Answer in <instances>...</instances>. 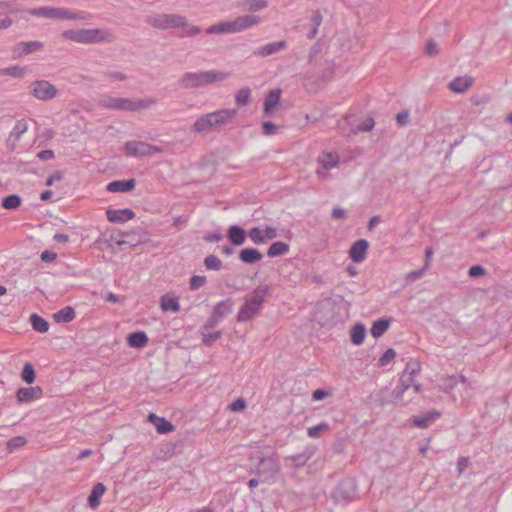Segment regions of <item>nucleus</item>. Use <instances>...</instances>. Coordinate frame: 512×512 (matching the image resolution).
Masks as SVG:
<instances>
[{
	"label": "nucleus",
	"mask_w": 512,
	"mask_h": 512,
	"mask_svg": "<svg viewBox=\"0 0 512 512\" xmlns=\"http://www.w3.org/2000/svg\"><path fill=\"white\" fill-rule=\"evenodd\" d=\"M230 76V73L219 70H199L185 72L178 79V85L182 89H199L205 86L222 82Z\"/></svg>",
	"instance_id": "f257e3e1"
},
{
	"label": "nucleus",
	"mask_w": 512,
	"mask_h": 512,
	"mask_svg": "<svg viewBox=\"0 0 512 512\" xmlns=\"http://www.w3.org/2000/svg\"><path fill=\"white\" fill-rule=\"evenodd\" d=\"M157 103L155 98H125L114 97L111 95H102L98 101V105L102 108L124 112H136L148 109Z\"/></svg>",
	"instance_id": "f03ea898"
},
{
	"label": "nucleus",
	"mask_w": 512,
	"mask_h": 512,
	"mask_svg": "<svg viewBox=\"0 0 512 512\" xmlns=\"http://www.w3.org/2000/svg\"><path fill=\"white\" fill-rule=\"evenodd\" d=\"M272 291L271 285L258 286L250 295L245 297V303L237 314L238 322H247L254 319L261 311L265 298Z\"/></svg>",
	"instance_id": "7ed1b4c3"
},
{
	"label": "nucleus",
	"mask_w": 512,
	"mask_h": 512,
	"mask_svg": "<svg viewBox=\"0 0 512 512\" xmlns=\"http://www.w3.org/2000/svg\"><path fill=\"white\" fill-rule=\"evenodd\" d=\"M62 37L81 44L111 43L115 40L113 32L103 28L69 29L62 32Z\"/></svg>",
	"instance_id": "20e7f679"
},
{
	"label": "nucleus",
	"mask_w": 512,
	"mask_h": 512,
	"mask_svg": "<svg viewBox=\"0 0 512 512\" xmlns=\"http://www.w3.org/2000/svg\"><path fill=\"white\" fill-rule=\"evenodd\" d=\"M261 22V17L255 14H247L236 17L232 21H223L211 25L206 29L208 34H233L245 31Z\"/></svg>",
	"instance_id": "39448f33"
},
{
	"label": "nucleus",
	"mask_w": 512,
	"mask_h": 512,
	"mask_svg": "<svg viewBox=\"0 0 512 512\" xmlns=\"http://www.w3.org/2000/svg\"><path fill=\"white\" fill-rule=\"evenodd\" d=\"M30 15L47 19L88 21L91 16L85 11H72L63 7L44 6L33 8L28 11Z\"/></svg>",
	"instance_id": "423d86ee"
},
{
	"label": "nucleus",
	"mask_w": 512,
	"mask_h": 512,
	"mask_svg": "<svg viewBox=\"0 0 512 512\" xmlns=\"http://www.w3.org/2000/svg\"><path fill=\"white\" fill-rule=\"evenodd\" d=\"M257 458L258 463L252 472L257 474L261 481H268L279 472L280 463L275 454L269 456L259 455Z\"/></svg>",
	"instance_id": "0eeeda50"
},
{
	"label": "nucleus",
	"mask_w": 512,
	"mask_h": 512,
	"mask_svg": "<svg viewBox=\"0 0 512 512\" xmlns=\"http://www.w3.org/2000/svg\"><path fill=\"white\" fill-rule=\"evenodd\" d=\"M147 23L154 28L166 30L180 28L185 24V17L178 14H156L147 18Z\"/></svg>",
	"instance_id": "6e6552de"
},
{
	"label": "nucleus",
	"mask_w": 512,
	"mask_h": 512,
	"mask_svg": "<svg viewBox=\"0 0 512 512\" xmlns=\"http://www.w3.org/2000/svg\"><path fill=\"white\" fill-rule=\"evenodd\" d=\"M57 88L47 80H36L30 85L31 95L40 101H50L57 95Z\"/></svg>",
	"instance_id": "1a4fd4ad"
},
{
	"label": "nucleus",
	"mask_w": 512,
	"mask_h": 512,
	"mask_svg": "<svg viewBox=\"0 0 512 512\" xmlns=\"http://www.w3.org/2000/svg\"><path fill=\"white\" fill-rule=\"evenodd\" d=\"M356 496V482L353 478H344L335 487L332 497L336 502H350Z\"/></svg>",
	"instance_id": "9d476101"
},
{
	"label": "nucleus",
	"mask_w": 512,
	"mask_h": 512,
	"mask_svg": "<svg viewBox=\"0 0 512 512\" xmlns=\"http://www.w3.org/2000/svg\"><path fill=\"white\" fill-rule=\"evenodd\" d=\"M315 452V446H306L302 452L296 455L287 456L285 458V465L290 468L303 467L314 456Z\"/></svg>",
	"instance_id": "9b49d317"
},
{
	"label": "nucleus",
	"mask_w": 512,
	"mask_h": 512,
	"mask_svg": "<svg viewBox=\"0 0 512 512\" xmlns=\"http://www.w3.org/2000/svg\"><path fill=\"white\" fill-rule=\"evenodd\" d=\"M133 232H122V231H112L107 238V234H103L102 237L98 239V242L104 241L108 248L113 247V243H115L118 247H122L124 245H134L131 240H124V237H130Z\"/></svg>",
	"instance_id": "f8f14e48"
},
{
	"label": "nucleus",
	"mask_w": 512,
	"mask_h": 512,
	"mask_svg": "<svg viewBox=\"0 0 512 512\" xmlns=\"http://www.w3.org/2000/svg\"><path fill=\"white\" fill-rule=\"evenodd\" d=\"M43 395V389L40 386L21 387L16 392V398L20 403H29L40 399Z\"/></svg>",
	"instance_id": "ddd939ff"
},
{
	"label": "nucleus",
	"mask_w": 512,
	"mask_h": 512,
	"mask_svg": "<svg viewBox=\"0 0 512 512\" xmlns=\"http://www.w3.org/2000/svg\"><path fill=\"white\" fill-rule=\"evenodd\" d=\"M237 115L236 109H220L210 113L214 128L225 126Z\"/></svg>",
	"instance_id": "4468645a"
},
{
	"label": "nucleus",
	"mask_w": 512,
	"mask_h": 512,
	"mask_svg": "<svg viewBox=\"0 0 512 512\" xmlns=\"http://www.w3.org/2000/svg\"><path fill=\"white\" fill-rule=\"evenodd\" d=\"M369 243L365 239L355 241L349 249V257L354 263H361L365 260Z\"/></svg>",
	"instance_id": "2eb2a0df"
},
{
	"label": "nucleus",
	"mask_w": 512,
	"mask_h": 512,
	"mask_svg": "<svg viewBox=\"0 0 512 512\" xmlns=\"http://www.w3.org/2000/svg\"><path fill=\"white\" fill-rule=\"evenodd\" d=\"M106 217L112 223H125L135 217V212L130 208L108 209Z\"/></svg>",
	"instance_id": "dca6fc26"
},
{
	"label": "nucleus",
	"mask_w": 512,
	"mask_h": 512,
	"mask_svg": "<svg viewBox=\"0 0 512 512\" xmlns=\"http://www.w3.org/2000/svg\"><path fill=\"white\" fill-rule=\"evenodd\" d=\"M287 45L288 44L285 40L271 42L257 48L254 54L261 57H267L286 49Z\"/></svg>",
	"instance_id": "f3484780"
},
{
	"label": "nucleus",
	"mask_w": 512,
	"mask_h": 512,
	"mask_svg": "<svg viewBox=\"0 0 512 512\" xmlns=\"http://www.w3.org/2000/svg\"><path fill=\"white\" fill-rule=\"evenodd\" d=\"M147 143L141 141H127L124 145V151L128 156L144 157L148 156Z\"/></svg>",
	"instance_id": "a211bd4d"
},
{
	"label": "nucleus",
	"mask_w": 512,
	"mask_h": 512,
	"mask_svg": "<svg viewBox=\"0 0 512 512\" xmlns=\"http://www.w3.org/2000/svg\"><path fill=\"white\" fill-rule=\"evenodd\" d=\"M226 236L232 245L241 246L246 241L247 233L241 226L231 225L227 230Z\"/></svg>",
	"instance_id": "6ab92c4d"
},
{
	"label": "nucleus",
	"mask_w": 512,
	"mask_h": 512,
	"mask_svg": "<svg viewBox=\"0 0 512 512\" xmlns=\"http://www.w3.org/2000/svg\"><path fill=\"white\" fill-rule=\"evenodd\" d=\"M148 420L155 426L156 430L160 434H168L172 432L175 427L174 425L163 417H159L154 413L148 415Z\"/></svg>",
	"instance_id": "aec40b11"
},
{
	"label": "nucleus",
	"mask_w": 512,
	"mask_h": 512,
	"mask_svg": "<svg viewBox=\"0 0 512 512\" xmlns=\"http://www.w3.org/2000/svg\"><path fill=\"white\" fill-rule=\"evenodd\" d=\"M136 180L134 178L127 180H115L108 183L106 189L109 192H129L135 188Z\"/></svg>",
	"instance_id": "412c9836"
},
{
	"label": "nucleus",
	"mask_w": 512,
	"mask_h": 512,
	"mask_svg": "<svg viewBox=\"0 0 512 512\" xmlns=\"http://www.w3.org/2000/svg\"><path fill=\"white\" fill-rule=\"evenodd\" d=\"M106 490V486L101 482H98L93 486L91 493L88 496V505L91 509H96L100 505L101 498Z\"/></svg>",
	"instance_id": "4be33fe9"
},
{
	"label": "nucleus",
	"mask_w": 512,
	"mask_h": 512,
	"mask_svg": "<svg viewBox=\"0 0 512 512\" xmlns=\"http://www.w3.org/2000/svg\"><path fill=\"white\" fill-rule=\"evenodd\" d=\"M399 383L400 385L395 390V400L397 402H402L405 391L412 387V385L415 383V380L414 377L402 373Z\"/></svg>",
	"instance_id": "5701e85b"
},
{
	"label": "nucleus",
	"mask_w": 512,
	"mask_h": 512,
	"mask_svg": "<svg viewBox=\"0 0 512 512\" xmlns=\"http://www.w3.org/2000/svg\"><path fill=\"white\" fill-rule=\"evenodd\" d=\"M263 258L262 253L256 248H244L239 253V259L245 264H254Z\"/></svg>",
	"instance_id": "b1692460"
},
{
	"label": "nucleus",
	"mask_w": 512,
	"mask_h": 512,
	"mask_svg": "<svg viewBox=\"0 0 512 512\" xmlns=\"http://www.w3.org/2000/svg\"><path fill=\"white\" fill-rule=\"evenodd\" d=\"M441 416V413L436 410H431L422 416L413 418V424L417 428H427L430 424Z\"/></svg>",
	"instance_id": "393cba45"
},
{
	"label": "nucleus",
	"mask_w": 512,
	"mask_h": 512,
	"mask_svg": "<svg viewBox=\"0 0 512 512\" xmlns=\"http://www.w3.org/2000/svg\"><path fill=\"white\" fill-rule=\"evenodd\" d=\"M473 84V78L470 76L457 77L449 83V88L453 92L463 93Z\"/></svg>",
	"instance_id": "a878e982"
},
{
	"label": "nucleus",
	"mask_w": 512,
	"mask_h": 512,
	"mask_svg": "<svg viewBox=\"0 0 512 512\" xmlns=\"http://www.w3.org/2000/svg\"><path fill=\"white\" fill-rule=\"evenodd\" d=\"M43 47V43L39 41L20 42L17 45V57L36 52Z\"/></svg>",
	"instance_id": "bb28decb"
},
{
	"label": "nucleus",
	"mask_w": 512,
	"mask_h": 512,
	"mask_svg": "<svg viewBox=\"0 0 512 512\" xmlns=\"http://www.w3.org/2000/svg\"><path fill=\"white\" fill-rule=\"evenodd\" d=\"M232 307L233 301L232 299L228 298L217 303L212 313L221 321L224 317L232 312Z\"/></svg>",
	"instance_id": "cd10ccee"
},
{
	"label": "nucleus",
	"mask_w": 512,
	"mask_h": 512,
	"mask_svg": "<svg viewBox=\"0 0 512 512\" xmlns=\"http://www.w3.org/2000/svg\"><path fill=\"white\" fill-rule=\"evenodd\" d=\"M148 341V336L143 331L132 332L127 338L128 345L133 348H143Z\"/></svg>",
	"instance_id": "c85d7f7f"
},
{
	"label": "nucleus",
	"mask_w": 512,
	"mask_h": 512,
	"mask_svg": "<svg viewBox=\"0 0 512 512\" xmlns=\"http://www.w3.org/2000/svg\"><path fill=\"white\" fill-rule=\"evenodd\" d=\"M281 96L280 89L271 90L265 97L264 100V113L265 115H269V113L277 106L279 103Z\"/></svg>",
	"instance_id": "c756f323"
},
{
	"label": "nucleus",
	"mask_w": 512,
	"mask_h": 512,
	"mask_svg": "<svg viewBox=\"0 0 512 512\" xmlns=\"http://www.w3.org/2000/svg\"><path fill=\"white\" fill-rule=\"evenodd\" d=\"M268 6L267 0H244L239 4L242 11L257 12Z\"/></svg>",
	"instance_id": "7c9ffc66"
},
{
	"label": "nucleus",
	"mask_w": 512,
	"mask_h": 512,
	"mask_svg": "<svg viewBox=\"0 0 512 512\" xmlns=\"http://www.w3.org/2000/svg\"><path fill=\"white\" fill-rule=\"evenodd\" d=\"M391 320L388 318H380L373 322L370 329L371 335L374 338L381 337L389 328Z\"/></svg>",
	"instance_id": "2f4dec72"
},
{
	"label": "nucleus",
	"mask_w": 512,
	"mask_h": 512,
	"mask_svg": "<svg viewBox=\"0 0 512 512\" xmlns=\"http://www.w3.org/2000/svg\"><path fill=\"white\" fill-rule=\"evenodd\" d=\"M75 318V310L71 306H66L53 314V319L57 323H69Z\"/></svg>",
	"instance_id": "473e14b6"
},
{
	"label": "nucleus",
	"mask_w": 512,
	"mask_h": 512,
	"mask_svg": "<svg viewBox=\"0 0 512 512\" xmlns=\"http://www.w3.org/2000/svg\"><path fill=\"white\" fill-rule=\"evenodd\" d=\"M211 128H214V126L212 118H210V113L200 116L193 124V131L197 133H203Z\"/></svg>",
	"instance_id": "72a5a7b5"
},
{
	"label": "nucleus",
	"mask_w": 512,
	"mask_h": 512,
	"mask_svg": "<svg viewBox=\"0 0 512 512\" xmlns=\"http://www.w3.org/2000/svg\"><path fill=\"white\" fill-rule=\"evenodd\" d=\"M366 336V327L362 323L355 324L350 331L351 342L354 345H361Z\"/></svg>",
	"instance_id": "f704fd0d"
},
{
	"label": "nucleus",
	"mask_w": 512,
	"mask_h": 512,
	"mask_svg": "<svg viewBox=\"0 0 512 512\" xmlns=\"http://www.w3.org/2000/svg\"><path fill=\"white\" fill-rule=\"evenodd\" d=\"M289 245L282 241L274 242L270 245L267 250V256L270 258H274L277 256H282L289 251Z\"/></svg>",
	"instance_id": "c9c22d12"
},
{
	"label": "nucleus",
	"mask_w": 512,
	"mask_h": 512,
	"mask_svg": "<svg viewBox=\"0 0 512 512\" xmlns=\"http://www.w3.org/2000/svg\"><path fill=\"white\" fill-rule=\"evenodd\" d=\"M32 328L40 333H46L49 330V323L40 315L34 313L30 316Z\"/></svg>",
	"instance_id": "e433bc0d"
},
{
	"label": "nucleus",
	"mask_w": 512,
	"mask_h": 512,
	"mask_svg": "<svg viewBox=\"0 0 512 512\" xmlns=\"http://www.w3.org/2000/svg\"><path fill=\"white\" fill-rule=\"evenodd\" d=\"M323 20L322 14L319 10H314L311 15V29L307 33L308 39H313L318 33L319 26L321 25Z\"/></svg>",
	"instance_id": "4c0bfd02"
},
{
	"label": "nucleus",
	"mask_w": 512,
	"mask_h": 512,
	"mask_svg": "<svg viewBox=\"0 0 512 512\" xmlns=\"http://www.w3.org/2000/svg\"><path fill=\"white\" fill-rule=\"evenodd\" d=\"M161 308L163 311L178 312L180 304L177 298L165 295L161 298Z\"/></svg>",
	"instance_id": "58836bf2"
},
{
	"label": "nucleus",
	"mask_w": 512,
	"mask_h": 512,
	"mask_svg": "<svg viewBox=\"0 0 512 512\" xmlns=\"http://www.w3.org/2000/svg\"><path fill=\"white\" fill-rule=\"evenodd\" d=\"M339 162L338 156H335L331 153H327L323 155L322 157L318 158V163L321 165L323 170L331 169L335 166H337Z\"/></svg>",
	"instance_id": "ea45409f"
},
{
	"label": "nucleus",
	"mask_w": 512,
	"mask_h": 512,
	"mask_svg": "<svg viewBox=\"0 0 512 512\" xmlns=\"http://www.w3.org/2000/svg\"><path fill=\"white\" fill-rule=\"evenodd\" d=\"M21 379L27 384L34 383L36 379V372L34 366L30 362L24 364L21 372Z\"/></svg>",
	"instance_id": "a19ab883"
},
{
	"label": "nucleus",
	"mask_w": 512,
	"mask_h": 512,
	"mask_svg": "<svg viewBox=\"0 0 512 512\" xmlns=\"http://www.w3.org/2000/svg\"><path fill=\"white\" fill-rule=\"evenodd\" d=\"M250 98H251L250 88L244 87L237 91V93L235 95V102L239 107L246 106L249 104Z\"/></svg>",
	"instance_id": "79ce46f5"
},
{
	"label": "nucleus",
	"mask_w": 512,
	"mask_h": 512,
	"mask_svg": "<svg viewBox=\"0 0 512 512\" xmlns=\"http://www.w3.org/2000/svg\"><path fill=\"white\" fill-rule=\"evenodd\" d=\"M22 199L20 196L16 194H10L3 198L2 207L7 210H13L18 208L21 205Z\"/></svg>",
	"instance_id": "37998d69"
},
{
	"label": "nucleus",
	"mask_w": 512,
	"mask_h": 512,
	"mask_svg": "<svg viewBox=\"0 0 512 512\" xmlns=\"http://www.w3.org/2000/svg\"><path fill=\"white\" fill-rule=\"evenodd\" d=\"M26 68L21 66H11L0 69V76L8 75L14 78H23Z\"/></svg>",
	"instance_id": "c03bdc74"
},
{
	"label": "nucleus",
	"mask_w": 512,
	"mask_h": 512,
	"mask_svg": "<svg viewBox=\"0 0 512 512\" xmlns=\"http://www.w3.org/2000/svg\"><path fill=\"white\" fill-rule=\"evenodd\" d=\"M222 335L221 331L216 332H209V331H203L202 332V342L205 346L210 347L212 346Z\"/></svg>",
	"instance_id": "a18cd8bd"
},
{
	"label": "nucleus",
	"mask_w": 512,
	"mask_h": 512,
	"mask_svg": "<svg viewBox=\"0 0 512 512\" xmlns=\"http://www.w3.org/2000/svg\"><path fill=\"white\" fill-rule=\"evenodd\" d=\"M204 265L208 270L219 271L222 268L221 260L213 254L204 259Z\"/></svg>",
	"instance_id": "49530a36"
},
{
	"label": "nucleus",
	"mask_w": 512,
	"mask_h": 512,
	"mask_svg": "<svg viewBox=\"0 0 512 512\" xmlns=\"http://www.w3.org/2000/svg\"><path fill=\"white\" fill-rule=\"evenodd\" d=\"M27 443V440L24 436H15V437H12L8 442H7V449L10 451V452H13L15 451L16 449H19L21 447H23L24 445H26Z\"/></svg>",
	"instance_id": "de8ad7c7"
},
{
	"label": "nucleus",
	"mask_w": 512,
	"mask_h": 512,
	"mask_svg": "<svg viewBox=\"0 0 512 512\" xmlns=\"http://www.w3.org/2000/svg\"><path fill=\"white\" fill-rule=\"evenodd\" d=\"M421 370V365L420 363L417 361V360H414V359H410L407 363H406V367L403 371V373L409 375V376H412L415 378V376L417 374H419Z\"/></svg>",
	"instance_id": "09e8293b"
},
{
	"label": "nucleus",
	"mask_w": 512,
	"mask_h": 512,
	"mask_svg": "<svg viewBox=\"0 0 512 512\" xmlns=\"http://www.w3.org/2000/svg\"><path fill=\"white\" fill-rule=\"evenodd\" d=\"M28 129V124L26 120L20 119L16 122L13 130L10 133V136L14 137L15 139H19L23 133H25Z\"/></svg>",
	"instance_id": "8fccbe9b"
},
{
	"label": "nucleus",
	"mask_w": 512,
	"mask_h": 512,
	"mask_svg": "<svg viewBox=\"0 0 512 512\" xmlns=\"http://www.w3.org/2000/svg\"><path fill=\"white\" fill-rule=\"evenodd\" d=\"M248 237L255 244H263L265 243V239L263 236V231L259 227H253L247 233Z\"/></svg>",
	"instance_id": "3c124183"
},
{
	"label": "nucleus",
	"mask_w": 512,
	"mask_h": 512,
	"mask_svg": "<svg viewBox=\"0 0 512 512\" xmlns=\"http://www.w3.org/2000/svg\"><path fill=\"white\" fill-rule=\"evenodd\" d=\"M328 428H329V425L326 422H321L318 425L309 427L307 429V434L311 438H318V437H320L321 433L323 431L328 430Z\"/></svg>",
	"instance_id": "603ef678"
},
{
	"label": "nucleus",
	"mask_w": 512,
	"mask_h": 512,
	"mask_svg": "<svg viewBox=\"0 0 512 512\" xmlns=\"http://www.w3.org/2000/svg\"><path fill=\"white\" fill-rule=\"evenodd\" d=\"M180 28L183 29L182 36H187V37L196 36L201 32L200 27L188 24L186 18H185V24L183 26H180Z\"/></svg>",
	"instance_id": "864d4df0"
},
{
	"label": "nucleus",
	"mask_w": 512,
	"mask_h": 512,
	"mask_svg": "<svg viewBox=\"0 0 512 512\" xmlns=\"http://www.w3.org/2000/svg\"><path fill=\"white\" fill-rule=\"evenodd\" d=\"M206 283V277L200 276V275H194L190 279V289L191 290H197L200 287H202Z\"/></svg>",
	"instance_id": "5fc2aeb1"
},
{
	"label": "nucleus",
	"mask_w": 512,
	"mask_h": 512,
	"mask_svg": "<svg viewBox=\"0 0 512 512\" xmlns=\"http://www.w3.org/2000/svg\"><path fill=\"white\" fill-rule=\"evenodd\" d=\"M396 355V352L394 349L389 348L387 349L383 355L379 359V365L380 366H386Z\"/></svg>",
	"instance_id": "6e6d98bb"
},
{
	"label": "nucleus",
	"mask_w": 512,
	"mask_h": 512,
	"mask_svg": "<svg viewBox=\"0 0 512 512\" xmlns=\"http://www.w3.org/2000/svg\"><path fill=\"white\" fill-rule=\"evenodd\" d=\"M247 406V403L245 401V399L243 398H238L236 399L235 401H233L230 405H229V410H231L232 412H241L243 411Z\"/></svg>",
	"instance_id": "4d7b16f0"
},
{
	"label": "nucleus",
	"mask_w": 512,
	"mask_h": 512,
	"mask_svg": "<svg viewBox=\"0 0 512 512\" xmlns=\"http://www.w3.org/2000/svg\"><path fill=\"white\" fill-rule=\"evenodd\" d=\"M439 52L438 45L433 39H429L426 42L425 53L429 56H435Z\"/></svg>",
	"instance_id": "13d9d810"
},
{
	"label": "nucleus",
	"mask_w": 512,
	"mask_h": 512,
	"mask_svg": "<svg viewBox=\"0 0 512 512\" xmlns=\"http://www.w3.org/2000/svg\"><path fill=\"white\" fill-rule=\"evenodd\" d=\"M486 273V270L483 266L481 265H474V266H471L468 270V275L472 278H476V277H479V276H483L485 275Z\"/></svg>",
	"instance_id": "bf43d9fd"
},
{
	"label": "nucleus",
	"mask_w": 512,
	"mask_h": 512,
	"mask_svg": "<svg viewBox=\"0 0 512 512\" xmlns=\"http://www.w3.org/2000/svg\"><path fill=\"white\" fill-rule=\"evenodd\" d=\"M219 322L220 320L213 313H211L210 317L206 320L203 326V330L209 331L216 327Z\"/></svg>",
	"instance_id": "052dcab7"
},
{
	"label": "nucleus",
	"mask_w": 512,
	"mask_h": 512,
	"mask_svg": "<svg viewBox=\"0 0 512 512\" xmlns=\"http://www.w3.org/2000/svg\"><path fill=\"white\" fill-rule=\"evenodd\" d=\"M374 125V120L372 118H368L362 124L357 126V131L368 132L373 129Z\"/></svg>",
	"instance_id": "680f3d73"
},
{
	"label": "nucleus",
	"mask_w": 512,
	"mask_h": 512,
	"mask_svg": "<svg viewBox=\"0 0 512 512\" xmlns=\"http://www.w3.org/2000/svg\"><path fill=\"white\" fill-rule=\"evenodd\" d=\"M409 121V113L406 110L399 112L396 115V122L399 126H405Z\"/></svg>",
	"instance_id": "e2e57ef3"
},
{
	"label": "nucleus",
	"mask_w": 512,
	"mask_h": 512,
	"mask_svg": "<svg viewBox=\"0 0 512 512\" xmlns=\"http://www.w3.org/2000/svg\"><path fill=\"white\" fill-rule=\"evenodd\" d=\"M262 231H263V236H264L265 242L277 237V231L273 227L266 226L265 229H262Z\"/></svg>",
	"instance_id": "0e129e2a"
},
{
	"label": "nucleus",
	"mask_w": 512,
	"mask_h": 512,
	"mask_svg": "<svg viewBox=\"0 0 512 512\" xmlns=\"http://www.w3.org/2000/svg\"><path fill=\"white\" fill-rule=\"evenodd\" d=\"M262 128H263V133L267 136L273 135L276 131V125L270 121L263 122Z\"/></svg>",
	"instance_id": "69168bd1"
},
{
	"label": "nucleus",
	"mask_w": 512,
	"mask_h": 512,
	"mask_svg": "<svg viewBox=\"0 0 512 512\" xmlns=\"http://www.w3.org/2000/svg\"><path fill=\"white\" fill-rule=\"evenodd\" d=\"M40 258L43 262L49 263L57 258V254L55 252L45 250L41 253Z\"/></svg>",
	"instance_id": "338daca9"
},
{
	"label": "nucleus",
	"mask_w": 512,
	"mask_h": 512,
	"mask_svg": "<svg viewBox=\"0 0 512 512\" xmlns=\"http://www.w3.org/2000/svg\"><path fill=\"white\" fill-rule=\"evenodd\" d=\"M206 242H219L223 239V235L219 232H213L203 237Z\"/></svg>",
	"instance_id": "774afa93"
}]
</instances>
